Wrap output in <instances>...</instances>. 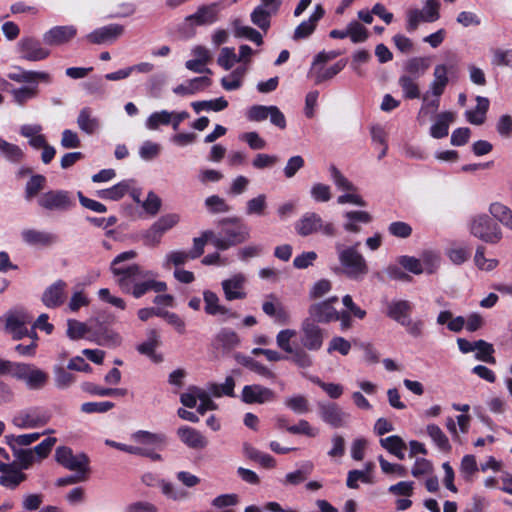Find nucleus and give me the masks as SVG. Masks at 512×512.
<instances>
[{
	"instance_id": "nucleus-1",
	"label": "nucleus",
	"mask_w": 512,
	"mask_h": 512,
	"mask_svg": "<svg viewBox=\"0 0 512 512\" xmlns=\"http://www.w3.org/2000/svg\"><path fill=\"white\" fill-rule=\"evenodd\" d=\"M0 376H6L31 391L42 390L49 381V374L32 363L10 361L0 358Z\"/></svg>"
},
{
	"instance_id": "nucleus-2",
	"label": "nucleus",
	"mask_w": 512,
	"mask_h": 512,
	"mask_svg": "<svg viewBox=\"0 0 512 512\" xmlns=\"http://www.w3.org/2000/svg\"><path fill=\"white\" fill-rule=\"evenodd\" d=\"M218 226L222 228L214 240V247L218 250L225 251L250 238V228L237 217L223 218Z\"/></svg>"
},
{
	"instance_id": "nucleus-3",
	"label": "nucleus",
	"mask_w": 512,
	"mask_h": 512,
	"mask_svg": "<svg viewBox=\"0 0 512 512\" xmlns=\"http://www.w3.org/2000/svg\"><path fill=\"white\" fill-rule=\"evenodd\" d=\"M165 444L164 434L139 430L130 436V454L147 457L152 461H161L159 451L163 450Z\"/></svg>"
},
{
	"instance_id": "nucleus-4",
	"label": "nucleus",
	"mask_w": 512,
	"mask_h": 512,
	"mask_svg": "<svg viewBox=\"0 0 512 512\" xmlns=\"http://www.w3.org/2000/svg\"><path fill=\"white\" fill-rule=\"evenodd\" d=\"M335 250L345 275L352 280H362L369 269L364 256L357 249V244L345 246L337 242Z\"/></svg>"
},
{
	"instance_id": "nucleus-5",
	"label": "nucleus",
	"mask_w": 512,
	"mask_h": 512,
	"mask_svg": "<svg viewBox=\"0 0 512 512\" xmlns=\"http://www.w3.org/2000/svg\"><path fill=\"white\" fill-rule=\"evenodd\" d=\"M294 229L301 237H308L320 233L326 237H334L337 228L332 222L324 221L316 212H305L294 224Z\"/></svg>"
},
{
	"instance_id": "nucleus-6",
	"label": "nucleus",
	"mask_w": 512,
	"mask_h": 512,
	"mask_svg": "<svg viewBox=\"0 0 512 512\" xmlns=\"http://www.w3.org/2000/svg\"><path fill=\"white\" fill-rule=\"evenodd\" d=\"M468 228L472 236L485 243L497 244L503 238L501 227L484 213L472 216Z\"/></svg>"
},
{
	"instance_id": "nucleus-7",
	"label": "nucleus",
	"mask_w": 512,
	"mask_h": 512,
	"mask_svg": "<svg viewBox=\"0 0 512 512\" xmlns=\"http://www.w3.org/2000/svg\"><path fill=\"white\" fill-rule=\"evenodd\" d=\"M130 284L132 285V295L140 298L148 291L157 293L167 290V284L163 281H156L152 271H141L140 267L130 264Z\"/></svg>"
},
{
	"instance_id": "nucleus-8",
	"label": "nucleus",
	"mask_w": 512,
	"mask_h": 512,
	"mask_svg": "<svg viewBox=\"0 0 512 512\" xmlns=\"http://www.w3.org/2000/svg\"><path fill=\"white\" fill-rule=\"evenodd\" d=\"M296 335L297 332L294 329H283L279 331L276 335L277 346L290 355L287 359L297 367L303 369L310 368L313 365V357L303 349H298V347L294 348L291 345V340Z\"/></svg>"
},
{
	"instance_id": "nucleus-9",
	"label": "nucleus",
	"mask_w": 512,
	"mask_h": 512,
	"mask_svg": "<svg viewBox=\"0 0 512 512\" xmlns=\"http://www.w3.org/2000/svg\"><path fill=\"white\" fill-rule=\"evenodd\" d=\"M180 222V215L168 213L158 218L148 229L141 233L143 244L156 247L161 243L163 235Z\"/></svg>"
},
{
	"instance_id": "nucleus-10",
	"label": "nucleus",
	"mask_w": 512,
	"mask_h": 512,
	"mask_svg": "<svg viewBox=\"0 0 512 512\" xmlns=\"http://www.w3.org/2000/svg\"><path fill=\"white\" fill-rule=\"evenodd\" d=\"M325 340V331L311 319H304L299 330L298 349H303L307 353L319 351Z\"/></svg>"
},
{
	"instance_id": "nucleus-11",
	"label": "nucleus",
	"mask_w": 512,
	"mask_h": 512,
	"mask_svg": "<svg viewBox=\"0 0 512 512\" xmlns=\"http://www.w3.org/2000/svg\"><path fill=\"white\" fill-rule=\"evenodd\" d=\"M38 205L46 211L64 212L75 206L73 194L67 190H49L39 195Z\"/></svg>"
},
{
	"instance_id": "nucleus-12",
	"label": "nucleus",
	"mask_w": 512,
	"mask_h": 512,
	"mask_svg": "<svg viewBox=\"0 0 512 512\" xmlns=\"http://www.w3.org/2000/svg\"><path fill=\"white\" fill-rule=\"evenodd\" d=\"M5 318L6 330L12 334L14 339H21L24 336L35 337V331L28 329V325L32 323L33 316L26 310L22 308L11 310L6 314Z\"/></svg>"
},
{
	"instance_id": "nucleus-13",
	"label": "nucleus",
	"mask_w": 512,
	"mask_h": 512,
	"mask_svg": "<svg viewBox=\"0 0 512 512\" xmlns=\"http://www.w3.org/2000/svg\"><path fill=\"white\" fill-rule=\"evenodd\" d=\"M317 408L320 419L331 428L337 429L348 426L351 416L337 403L318 401Z\"/></svg>"
},
{
	"instance_id": "nucleus-14",
	"label": "nucleus",
	"mask_w": 512,
	"mask_h": 512,
	"mask_svg": "<svg viewBox=\"0 0 512 512\" xmlns=\"http://www.w3.org/2000/svg\"><path fill=\"white\" fill-rule=\"evenodd\" d=\"M439 6L438 0H426L421 10H409L407 12V31H415L421 22L432 23L437 21L440 18Z\"/></svg>"
},
{
	"instance_id": "nucleus-15",
	"label": "nucleus",
	"mask_w": 512,
	"mask_h": 512,
	"mask_svg": "<svg viewBox=\"0 0 512 512\" xmlns=\"http://www.w3.org/2000/svg\"><path fill=\"white\" fill-rule=\"evenodd\" d=\"M20 59L30 62H39L47 59L51 51L40 40L32 36L22 37L16 45Z\"/></svg>"
},
{
	"instance_id": "nucleus-16",
	"label": "nucleus",
	"mask_w": 512,
	"mask_h": 512,
	"mask_svg": "<svg viewBox=\"0 0 512 512\" xmlns=\"http://www.w3.org/2000/svg\"><path fill=\"white\" fill-rule=\"evenodd\" d=\"M49 417L41 409L30 407L15 413L11 423L18 429H35L44 426Z\"/></svg>"
},
{
	"instance_id": "nucleus-17",
	"label": "nucleus",
	"mask_w": 512,
	"mask_h": 512,
	"mask_svg": "<svg viewBox=\"0 0 512 512\" xmlns=\"http://www.w3.org/2000/svg\"><path fill=\"white\" fill-rule=\"evenodd\" d=\"M55 460L64 468L74 472H89V459L83 454H74L67 446H59L55 451Z\"/></svg>"
},
{
	"instance_id": "nucleus-18",
	"label": "nucleus",
	"mask_w": 512,
	"mask_h": 512,
	"mask_svg": "<svg viewBox=\"0 0 512 512\" xmlns=\"http://www.w3.org/2000/svg\"><path fill=\"white\" fill-rule=\"evenodd\" d=\"M276 393L260 384L245 385L241 392V400L246 404H266L275 401Z\"/></svg>"
},
{
	"instance_id": "nucleus-19",
	"label": "nucleus",
	"mask_w": 512,
	"mask_h": 512,
	"mask_svg": "<svg viewBox=\"0 0 512 512\" xmlns=\"http://www.w3.org/2000/svg\"><path fill=\"white\" fill-rule=\"evenodd\" d=\"M140 191L130 190V197L138 204L141 208L139 216L141 218L154 217L161 209L162 201L158 195L150 191L144 200L140 198Z\"/></svg>"
},
{
	"instance_id": "nucleus-20",
	"label": "nucleus",
	"mask_w": 512,
	"mask_h": 512,
	"mask_svg": "<svg viewBox=\"0 0 512 512\" xmlns=\"http://www.w3.org/2000/svg\"><path fill=\"white\" fill-rule=\"evenodd\" d=\"M219 5L211 3L198 7L197 11L185 18V23L189 26L211 25L218 20Z\"/></svg>"
},
{
	"instance_id": "nucleus-21",
	"label": "nucleus",
	"mask_w": 512,
	"mask_h": 512,
	"mask_svg": "<svg viewBox=\"0 0 512 512\" xmlns=\"http://www.w3.org/2000/svg\"><path fill=\"white\" fill-rule=\"evenodd\" d=\"M246 277L242 273L232 275L221 282L225 299L227 301L242 300L246 298L245 292Z\"/></svg>"
},
{
	"instance_id": "nucleus-22",
	"label": "nucleus",
	"mask_w": 512,
	"mask_h": 512,
	"mask_svg": "<svg viewBox=\"0 0 512 512\" xmlns=\"http://www.w3.org/2000/svg\"><path fill=\"white\" fill-rule=\"evenodd\" d=\"M20 236L25 244L33 247H48L58 242L56 234L33 228L23 229Z\"/></svg>"
},
{
	"instance_id": "nucleus-23",
	"label": "nucleus",
	"mask_w": 512,
	"mask_h": 512,
	"mask_svg": "<svg viewBox=\"0 0 512 512\" xmlns=\"http://www.w3.org/2000/svg\"><path fill=\"white\" fill-rule=\"evenodd\" d=\"M125 27L118 24H109L95 29L86 36L93 44H109L124 33Z\"/></svg>"
},
{
	"instance_id": "nucleus-24",
	"label": "nucleus",
	"mask_w": 512,
	"mask_h": 512,
	"mask_svg": "<svg viewBox=\"0 0 512 512\" xmlns=\"http://www.w3.org/2000/svg\"><path fill=\"white\" fill-rule=\"evenodd\" d=\"M76 33L73 25L54 26L43 34V41L50 46H60L74 38Z\"/></svg>"
},
{
	"instance_id": "nucleus-25",
	"label": "nucleus",
	"mask_w": 512,
	"mask_h": 512,
	"mask_svg": "<svg viewBox=\"0 0 512 512\" xmlns=\"http://www.w3.org/2000/svg\"><path fill=\"white\" fill-rule=\"evenodd\" d=\"M325 10L321 4H317L313 13L307 20L302 21L294 30L293 39H306L313 34L317 27V23L324 17Z\"/></svg>"
},
{
	"instance_id": "nucleus-26",
	"label": "nucleus",
	"mask_w": 512,
	"mask_h": 512,
	"mask_svg": "<svg viewBox=\"0 0 512 512\" xmlns=\"http://www.w3.org/2000/svg\"><path fill=\"white\" fill-rule=\"evenodd\" d=\"M67 284L63 280H57L48 286L43 295L42 301L48 308H56L62 305L66 297Z\"/></svg>"
},
{
	"instance_id": "nucleus-27",
	"label": "nucleus",
	"mask_w": 512,
	"mask_h": 512,
	"mask_svg": "<svg viewBox=\"0 0 512 512\" xmlns=\"http://www.w3.org/2000/svg\"><path fill=\"white\" fill-rule=\"evenodd\" d=\"M114 281L124 292H128V252L120 253L111 263Z\"/></svg>"
},
{
	"instance_id": "nucleus-28",
	"label": "nucleus",
	"mask_w": 512,
	"mask_h": 512,
	"mask_svg": "<svg viewBox=\"0 0 512 512\" xmlns=\"http://www.w3.org/2000/svg\"><path fill=\"white\" fill-rule=\"evenodd\" d=\"M309 317L307 319H311L314 323L318 324H328L331 322H335L336 312L337 310L329 304V302L320 301L312 304L309 307Z\"/></svg>"
},
{
	"instance_id": "nucleus-29",
	"label": "nucleus",
	"mask_w": 512,
	"mask_h": 512,
	"mask_svg": "<svg viewBox=\"0 0 512 512\" xmlns=\"http://www.w3.org/2000/svg\"><path fill=\"white\" fill-rule=\"evenodd\" d=\"M7 77L17 83L33 84L38 81L44 83H51V75L45 71L24 70L21 67H16L14 71L7 74Z\"/></svg>"
},
{
	"instance_id": "nucleus-30",
	"label": "nucleus",
	"mask_w": 512,
	"mask_h": 512,
	"mask_svg": "<svg viewBox=\"0 0 512 512\" xmlns=\"http://www.w3.org/2000/svg\"><path fill=\"white\" fill-rule=\"evenodd\" d=\"M160 344L161 340L157 331L150 330L146 340L137 345L136 349L140 354L147 356L152 362L160 363L163 361V356L156 352V348H158Z\"/></svg>"
},
{
	"instance_id": "nucleus-31",
	"label": "nucleus",
	"mask_w": 512,
	"mask_h": 512,
	"mask_svg": "<svg viewBox=\"0 0 512 512\" xmlns=\"http://www.w3.org/2000/svg\"><path fill=\"white\" fill-rule=\"evenodd\" d=\"M212 84V80L208 76L194 77L185 83H181L173 88V93L179 96L195 95L204 91Z\"/></svg>"
},
{
	"instance_id": "nucleus-32",
	"label": "nucleus",
	"mask_w": 512,
	"mask_h": 512,
	"mask_svg": "<svg viewBox=\"0 0 512 512\" xmlns=\"http://www.w3.org/2000/svg\"><path fill=\"white\" fill-rule=\"evenodd\" d=\"M263 312L274 319L275 322L285 324L289 320V314L274 294L266 296L262 304Z\"/></svg>"
},
{
	"instance_id": "nucleus-33",
	"label": "nucleus",
	"mask_w": 512,
	"mask_h": 512,
	"mask_svg": "<svg viewBox=\"0 0 512 512\" xmlns=\"http://www.w3.org/2000/svg\"><path fill=\"white\" fill-rule=\"evenodd\" d=\"M204 310L205 313L211 316H225L231 318L235 316L229 308L220 303L218 295L210 290L203 292Z\"/></svg>"
},
{
	"instance_id": "nucleus-34",
	"label": "nucleus",
	"mask_w": 512,
	"mask_h": 512,
	"mask_svg": "<svg viewBox=\"0 0 512 512\" xmlns=\"http://www.w3.org/2000/svg\"><path fill=\"white\" fill-rule=\"evenodd\" d=\"M177 435L180 440L189 448L201 450L208 445L206 437L198 430L183 426L177 430Z\"/></svg>"
},
{
	"instance_id": "nucleus-35",
	"label": "nucleus",
	"mask_w": 512,
	"mask_h": 512,
	"mask_svg": "<svg viewBox=\"0 0 512 512\" xmlns=\"http://www.w3.org/2000/svg\"><path fill=\"white\" fill-rule=\"evenodd\" d=\"M413 304L408 300H392L387 303L386 315L400 325L410 318Z\"/></svg>"
},
{
	"instance_id": "nucleus-36",
	"label": "nucleus",
	"mask_w": 512,
	"mask_h": 512,
	"mask_svg": "<svg viewBox=\"0 0 512 512\" xmlns=\"http://www.w3.org/2000/svg\"><path fill=\"white\" fill-rule=\"evenodd\" d=\"M345 66L346 62L339 60L330 67H326L325 65L311 67L309 75L314 80L315 84L318 85L335 77Z\"/></svg>"
},
{
	"instance_id": "nucleus-37",
	"label": "nucleus",
	"mask_w": 512,
	"mask_h": 512,
	"mask_svg": "<svg viewBox=\"0 0 512 512\" xmlns=\"http://www.w3.org/2000/svg\"><path fill=\"white\" fill-rule=\"evenodd\" d=\"M346 222L343 228L347 232L358 233L360 232L359 224H368L372 221V216L363 210L347 211L343 214Z\"/></svg>"
},
{
	"instance_id": "nucleus-38",
	"label": "nucleus",
	"mask_w": 512,
	"mask_h": 512,
	"mask_svg": "<svg viewBox=\"0 0 512 512\" xmlns=\"http://www.w3.org/2000/svg\"><path fill=\"white\" fill-rule=\"evenodd\" d=\"M43 127L40 124H24L20 126L19 133L28 139L29 145L34 149H40L47 142L42 134Z\"/></svg>"
},
{
	"instance_id": "nucleus-39",
	"label": "nucleus",
	"mask_w": 512,
	"mask_h": 512,
	"mask_svg": "<svg viewBox=\"0 0 512 512\" xmlns=\"http://www.w3.org/2000/svg\"><path fill=\"white\" fill-rule=\"evenodd\" d=\"M434 79L429 85V90L432 96H441L449 82L448 69L446 65L439 64L434 68Z\"/></svg>"
},
{
	"instance_id": "nucleus-40",
	"label": "nucleus",
	"mask_w": 512,
	"mask_h": 512,
	"mask_svg": "<svg viewBox=\"0 0 512 512\" xmlns=\"http://www.w3.org/2000/svg\"><path fill=\"white\" fill-rule=\"evenodd\" d=\"M455 115L450 111L437 115L435 123L430 127V135L435 139H442L448 135L449 124L454 121Z\"/></svg>"
},
{
	"instance_id": "nucleus-41",
	"label": "nucleus",
	"mask_w": 512,
	"mask_h": 512,
	"mask_svg": "<svg viewBox=\"0 0 512 512\" xmlns=\"http://www.w3.org/2000/svg\"><path fill=\"white\" fill-rule=\"evenodd\" d=\"M52 430L48 429L42 433L33 432L21 435H6L5 441L10 446L12 450L22 449V447H26L36 442L42 435L51 433Z\"/></svg>"
},
{
	"instance_id": "nucleus-42",
	"label": "nucleus",
	"mask_w": 512,
	"mask_h": 512,
	"mask_svg": "<svg viewBox=\"0 0 512 512\" xmlns=\"http://www.w3.org/2000/svg\"><path fill=\"white\" fill-rule=\"evenodd\" d=\"M379 443L383 449L397 457L399 460L405 459V450L407 445L400 436L391 435L386 438H381Z\"/></svg>"
},
{
	"instance_id": "nucleus-43",
	"label": "nucleus",
	"mask_w": 512,
	"mask_h": 512,
	"mask_svg": "<svg viewBox=\"0 0 512 512\" xmlns=\"http://www.w3.org/2000/svg\"><path fill=\"white\" fill-rule=\"evenodd\" d=\"M26 474L10 464L8 469L0 475V485L9 489H15L19 484L26 480Z\"/></svg>"
},
{
	"instance_id": "nucleus-44",
	"label": "nucleus",
	"mask_w": 512,
	"mask_h": 512,
	"mask_svg": "<svg viewBox=\"0 0 512 512\" xmlns=\"http://www.w3.org/2000/svg\"><path fill=\"white\" fill-rule=\"evenodd\" d=\"M215 341L224 351H231L240 346L239 335L231 328H222L215 336Z\"/></svg>"
},
{
	"instance_id": "nucleus-45",
	"label": "nucleus",
	"mask_w": 512,
	"mask_h": 512,
	"mask_svg": "<svg viewBox=\"0 0 512 512\" xmlns=\"http://www.w3.org/2000/svg\"><path fill=\"white\" fill-rule=\"evenodd\" d=\"M39 93L37 82L27 86L13 88L10 91L13 102L19 106L25 105L28 101L37 97Z\"/></svg>"
},
{
	"instance_id": "nucleus-46",
	"label": "nucleus",
	"mask_w": 512,
	"mask_h": 512,
	"mask_svg": "<svg viewBox=\"0 0 512 512\" xmlns=\"http://www.w3.org/2000/svg\"><path fill=\"white\" fill-rule=\"evenodd\" d=\"M489 213L504 227L512 230V210L508 206L500 202H493L489 206Z\"/></svg>"
},
{
	"instance_id": "nucleus-47",
	"label": "nucleus",
	"mask_w": 512,
	"mask_h": 512,
	"mask_svg": "<svg viewBox=\"0 0 512 512\" xmlns=\"http://www.w3.org/2000/svg\"><path fill=\"white\" fill-rule=\"evenodd\" d=\"M78 127L86 134H93L99 129L98 118L92 115L90 108H83L77 118Z\"/></svg>"
},
{
	"instance_id": "nucleus-48",
	"label": "nucleus",
	"mask_w": 512,
	"mask_h": 512,
	"mask_svg": "<svg viewBox=\"0 0 512 512\" xmlns=\"http://www.w3.org/2000/svg\"><path fill=\"white\" fill-rule=\"evenodd\" d=\"M284 405L295 414L303 415L310 412V403L306 396L294 394L284 399Z\"/></svg>"
},
{
	"instance_id": "nucleus-49",
	"label": "nucleus",
	"mask_w": 512,
	"mask_h": 512,
	"mask_svg": "<svg viewBox=\"0 0 512 512\" xmlns=\"http://www.w3.org/2000/svg\"><path fill=\"white\" fill-rule=\"evenodd\" d=\"M243 452L247 458L258 462L264 468H273L275 466V459L271 455L254 448L250 444H244Z\"/></svg>"
},
{
	"instance_id": "nucleus-50",
	"label": "nucleus",
	"mask_w": 512,
	"mask_h": 512,
	"mask_svg": "<svg viewBox=\"0 0 512 512\" xmlns=\"http://www.w3.org/2000/svg\"><path fill=\"white\" fill-rule=\"evenodd\" d=\"M235 380L232 376H227L223 384L214 382L207 384V389L212 396L220 398L222 396L235 397L234 393Z\"/></svg>"
},
{
	"instance_id": "nucleus-51",
	"label": "nucleus",
	"mask_w": 512,
	"mask_h": 512,
	"mask_svg": "<svg viewBox=\"0 0 512 512\" xmlns=\"http://www.w3.org/2000/svg\"><path fill=\"white\" fill-rule=\"evenodd\" d=\"M191 107L197 114L202 111L219 112L228 107V101L224 97H219L212 100L192 102Z\"/></svg>"
},
{
	"instance_id": "nucleus-52",
	"label": "nucleus",
	"mask_w": 512,
	"mask_h": 512,
	"mask_svg": "<svg viewBox=\"0 0 512 512\" xmlns=\"http://www.w3.org/2000/svg\"><path fill=\"white\" fill-rule=\"evenodd\" d=\"M216 239V234L212 230H205L201 233L200 237H195L193 239V247L190 251V256L193 259L199 258L204 253V248L207 242H211L214 245V240Z\"/></svg>"
},
{
	"instance_id": "nucleus-53",
	"label": "nucleus",
	"mask_w": 512,
	"mask_h": 512,
	"mask_svg": "<svg viewBox=\"0 0 512 512\" xmlns=\"http://www.w3.org/2000/svg\"><path fill=\"white\" fill-rule=\"evenodd\" d=\"M0 153L11 163H19L24 158V151L16 144L0 137Z\"/></svg>"
},
{
	"instance_id": "nucleus-54",
	"label": "nucleus",
	"mask_w": 512,
	"mask_h": 512,
	"mask_svg": "<svg viewBox=\"0 0 512 512\" xmlns=\"http://www.w3.org/2000/svg\"><path fill=\"white\" fill-rule=\"evenodd\" d=\"M204 206L208 213L215 214H225L232 210V207L226 202V200L218 195L208 196L204 200Z\"/></svg>"
},
{
	"instance_id": "nucleus-55",
	"label": "nucleus",
	"mask_w": 512,
	"mask_h": 512,
	"mask_svg": "<svg viewBox=\"0 0 512 512\" xmlns=\"http://www.w3.org/2000/svg\"><path fill=\"white\" fill-rule=\"evenodd\" d=\"M127 192L128 182L121 181L108 189L98 190L96 195L103 200L117 201L124 197Z\"/></svg>"
},
{
	"instance_id": "nucleus-56",
	"label": "nucleus",
	"mask_w": 512,
	"mask_h": 512,
	"mask_svg": "<svg viewBox=\"0 0 512 512\" xmlns=\"http://www.w3.org/2000/svg\"><path fill=\"white\" fill-rule=\"evenodd\" d=\"M312 468V464L308 463L298 470L289 472L286 474L285 478L281 480V483L283 485H299L307 479L312 471Z\"/></svg>"
},
{
	"instance_id": "nucleus-57",
	"label": "nucleus",
	"mask_w": 512,
	"mask_h": 512,
	"mask_svg": "<svg viewBox=\"0 0 512 512\" xmlns=\"http://www.w3.org/2000/svg\"><path fill=\"white\" fill-rule=\"evenodd\" d=\"M276 13L270 12L268 9L257 6L252 11L250 17L254 25L263 31H267L270 27V18Z\"/></svg>"
},
{
	"instance_id": "nucleus-58",
	"label": "nucleus",
	"mask_w": 512,
	"mask_h": 512,
	"mask_svg": "<svg viewBox=\"0 0 512 512\" xmlns=\"http://www.w3.org/2000/svg\"><path fill=\"white\" fill-rule=\"evenodd\" d=\"M267 208V197L265 194L249 199L246 202L245 213L248 216H262Z\"/></svg>"
},
{
	"instance_id": "nucleus-59",
	"label": "nucleus",
	"mask_w": 512,
	"mask_h": 512,
	"mask_svg": "<svg viewBox=\"0 0 512 512\" xmlns=\"http://www.w3.org/2000/svg\"><path fill=\"white\" fill-rule=\"evenodd\" d=\"M329 173L330 179L339 190H344L347 192L356 191L354 184L349 181L335 165H330Z\"/></svg>"
},
{
	"instance_id": "nucleus-60",
	"label": "nucleus",
	"mask_w": 512,
	"mask_h": 512,
	"mask_svg": "<svg viewBox=\"0 0 512 512\" xmlns=\"http://www.w3.org/2000/svg\"><path fill=\"white\" fill-rule=\"evenodd\" d=\"M172 122L171 112L161 110L152 113L146 120V128L149 130H157L161 125H170Z\"/></svg>"
},
{
	"instance_id": "nucleus-61",
	"label": "nucleus",
	"mask_w": 512,
	"mask_h": 512,
	"mask_svg": "<svg viewBox=\"0 0 512 512\" xmlns=\"http://www.w3.org/2000/svg\"><path fill=\"white\" fill-rule=\"evenodd\" d=\"M398 82L405 98L417 99L420 97V90L418 84L411 76L402 75L400 76Z\"/></svg>"
},
{
	"instance_id": "nucleus-62",
	"label": "nucleus",
	"mask_w": 512,
	"mask_h": 512,
	"mask_svg": "<svg viewBox=\"0 0 512 512\" xmlns=\"http://www.w3.org/2000/svg\"><path fill=\"white\" fill-rule=\"evenodd\" d=\"M476 344L477 345L475 348V358L479 361H483L489 364H495L496 359L493 357V345L484 340H477Z\"/></svg>"
},
{
	"instance_id": "nucleus-63",
	"label": "nucleus",
	"mask_w": 512,
	"mask_h": 512,
	"mask_svg": "<svg viewBox=\"0 0 512 512\" xmlns=\"http://www.w3.org/2000/svg\"><path fill=\"white\" fill-rule=\"evenodd\" d=\"M46 178L43 175H32L25 186V199L31 200L44 188Z\"/></svg>"
},
{
	"instance_id": "nucleus-64",
	"label": "nucleus",
	"mask_w": 512,
	"mask_h": 512,
	"mask_svg": "<svg viewBox=\"0 0 512 512\" xmlns=\"http://www.w3.org/2000/svg\"><path fill=\"white\" fill-rule=\"evenodd\" d=\"M428 68V60L421 57L411 58L405 63V71L413 75L415 78H419L424 75Z\"/></svg>"
}]
</instances>
